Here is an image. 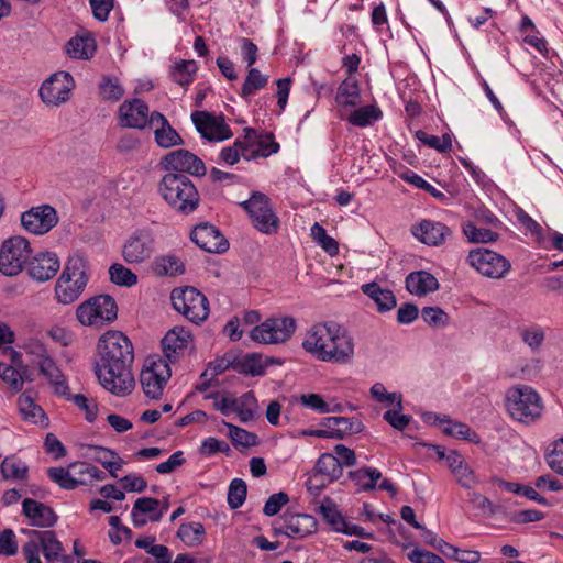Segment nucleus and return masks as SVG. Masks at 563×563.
I'll return each instance as SVG.
<instances>
[{
	"label": "nucleus",
	"mask_w": 563,
	"mask_h": 563,
	"mask_svg": "<svg viewBox=\"0 0 563 563\" xmlns=\"http://www.w3.org/2000/svg\"><path fill=\"white\" fill-rule=\"evenodd\" d=\"M349 476L360 486L361 490L369 492L376 488V482L382 477V473L377 468L362 467L350 472Z\"/></svg>",
	"instance_id": "nucleus-39"
},
{
	"label": "nucleus",
	"mask_w": 563,
	"mask_h": 563,
	"mask_svg": "<svg viewBox=\"0 0 563 563\" xmlns=\"http://www.w3.org/2000/svg\"><path fill=\"white\" fill-rule=\"evenodd\" d=\"M314 471L325 477L328 483L339 479L343 474L340 463L331 453H323L320 455L316 463Z\"/></svg>",
	"instance_id": "nucleus-37"
},
{
	"label": "nucleus",
	"mask_w": 563,
	"mask_h": 563,
	"mask_svg": "<svg viewBox=\"0 0 563 563\" xmlns=\"http://www.w3.org/2000/svg\"><path fill=\"white\" fill-rule=\"evenodd\" d=\"M65 48L71 58L89 59L96 51V42L89 36H75L67 42Z\"/></svg>",
	"instance_id": "nucleus-34"
},
{
	"label": "nucleus",
	"mask_w": 563,
	"mask_h": 563,
	"mask_svg": "<svg viewBox=\"0 0 563 563\" xmlns=\"http://www.w3.org/2000/svg\"><path fill=\"white\" fill-rule=\"evenodd\" d=\"M110 280L119 286L131 287L137 283V275L122 264H112L109 268Z\"/></svg>",
	"instance_id": "nucleus-47"
},
{
	"label": "nucleus",
	"mask_w": 563,
	"mask_h": 563,
	"mask_svg": "<svg viewBox=\"0 0 563 563\" xmlns=\"http://www.w3.org/2000/svg\"><path fill=\"white\" fill-rule=\"evenodd\" d=\"M97 351L95 374L100 385L115 396L131 394L135 380L131 371L134 349L130 339L121 331L110 330L99 338Z\"/></svg>",
	"instance_id": "nucleus-1"
},
{
	"label": "nucleus",
	"mask_w": 563,
	"mask_h": 563,
	"mask_svg": "<svg viewBox=\"0 0 563 563\" xmlns=\"http://www.w3.org/2000/svg\"><path fill=\"white\" fill-rule=\"evenodd\" d=\"M0 378L14 391H20L24 384L21 371L12 365L0 362Z\"/></svg>",
	"instance_id": "nucleus-54"
},
{
	"label": "nucleus",
	"mask_w": 563,
	"mask_h": 563,
	"mask_svg": "<svg viewBox=\"0 0 563 563\" xmlns=\"http://www.w3.org/2000/svg\"><path fill=\"white\" fill-rule=\"evenodd\" d=\"M153 271L157 276H178L184 274L185 264L176 255H162L155 258Z\"/></svg>",
	"instance_id": "nucleus-35"
},
{
	"label": "nucleus",
	"mask_w": 563,
	"mask_h": 563,
	"mask_svg": "<svg viewBox=\"0 0 563 563\" xmlns=\"http://www.w3.org/2000/svg\"><path fill=\"white\" fill-rule=\"evenodd\" d=\"M382 115L380 110L375 106H365L351 112L349 122L356 126H367Z\"/></svg>",
	"instance_id": "nucleus-43"
},
{
	"label": "nucleus",
	"mask_w": 563,
	"mask_h": 563,
	"mask_svg": "<svg viewBox=\"0 0 563 563\" xmlns=\"http://www.w3.org/2000/svg\"><path fill=\"white\" fill-rule=\"evenodd\" d=\"M234 365H236V356L232 353H225L223 357L214 362H210L207 366V369L211 371L212 377H216L229 368L234 369Z\"/></svg>",
	"instance_id": "nucleus-62"
},
{
	"label": "nucleus",
	"mask_w": 563,
	"mask_h": 563,
	"mask_svg": "<svg viewBox=\"0 0 563 563\" xmlns=\"http://www.w3.org/2000/svg\"><path fill=\"white\" fill-rule=\"evenodd\" d=\"M100 95L104 100L117 101L122 98L124 90L118 79L106 78L99 84Z\"/></svg>",
	"instance_id": "nucleus-57"
},
{
	"label": "nucleus",
	"mask_w": 563,
	"mask_h": 563,
	"mask_svg": "<svg viewBox=\"0 0 563 563\" xmlns=\"http://www.w3.org/2000/svg\"><path fill=\"white\" fill-rule=\"evenodd\" d=\"M22 514L30 520L31 526L45 530H49L58 520V516L52 507L32 498L23 499Z\"/></svg>",
	"instance_id": "nucleus-22"
},
{
	"label": "nucleus",
	"mask_w": 563,
	"mask_h": 563,
	"mask_svg": "<svg viewBox=\"0 0 563 563\" xmlns=\"http://www.w3.org/2000/svg\"><path fill=\"white\" fill-rule=\"evenodd\" d=\"M58 222L56 210L49 205L33 207L21 214V223L30 233L42 235Z\"/></svg>",
	"instance_id": "nucleus-17"
},
{
	"label": "nucleus",
	"mask_w": 563,
	"mask_h": 563,
	"mask_svg": "<svg viewBox=\"0 0 563 563\" xmlns=\"http://www.w3.org/2000/svg\"><path fill=\"white\" fill-rule=\"evenodd\" d=\"M297 328L292 317L268 318L258 325H255L250 336L253 341L263 344H278L288 341Z\"/></svg>",
	"instance_id": "nucleus-11"
},
{
	"label": "nucleus",
	"mask_w": 563,
	"mask_h": 563,
	"mask_svg": "<svg viewBox=\"0 0 563 563\" xmlns=\"http://www.w3.org/2000/svg\"><path fill=\"white\" fill-rule=\"evenodd\" d=\"M191 241L208 253H224L229 242L218 228L210 223L196 225L190 233Z\"/></svg>",
	"instance_id": "nucleus-19"
},
{
	"label": "nucleus",
	"mask_w": 563,
	"mask_h": 563,
	"mask_svg": "<svg viewBox=\"0 0 563 563\" xmlns=\"http://www.w3.org/2000/svg\"><path fill=\"white\" fill-rule=\"evenodd\" d=\"M288 501H289V497L286 493L279 492V493L273 494L266 500L264 508H263V512H264V515H266L268 517L275 516L280 511L283 506L288 504Z\"/></svg>",
	"instance_id": "nucleus-60"
},
{
	"label": "nucleus",
	"mask_w": 563,
	"mask_h": 563,
	"mask_svg": "<svg viewBox=\"0 0 563 563\" xmlns=\"http://www.w3.org/2000/svg\"><path fill=\"white\" fill-rule=\"evenodd\" d=\"M412 234L427 245L438 246L444 243L451 230L441 222L422 220L418 227L412 228Z\"/></svg>",
	"instance_id": "nucleus-26"
},
{
	"label": "nucleus",
	"mask_w": 563,
	"mask_h": 563,
	"mask_svg": "<svg viewBox=\"0 0 563 563\" xmlns=\"http://www.w3.org/2000/svg\"><path fill=\"white\" fill-rule=\"evenodd\" d=\"M47 476L56 483L63 489H75L78 487V483H84L82 479H75V476L70 472V466L65 467H49L47 470Z\"/></svg>",
	"instance_id": "nucleus-42"
},
{
	"label": "nucleus",
	"mask_w": 563,
	"mask_h": 563,
	"mask_svg": "<svg viewBox=\"0 0 563 563\" xmlns=\"http://www.w3.org/2000/svg\"><path fill=\"white\" fill-rule=\"evenodd\" d=\"M191 342L192 338L189 331L181 327L173 328L162 339L164 356L168 362L175 363Z\"/></svg>",
	"instance_id": "nucleus-24"
},
{
	"label": "nucleus",
	"mask_w": 563,
	"mask_h": 563,
	"mask_svg": "<svg viewBox=\"0 0 563 563\" xmlns=\"http://www.w3.org/2000/svg\"><path fill=\"white\" fill-rule=\"evenodd\" d=\"M219 452L224 453L225 455H230L231 449L225 441L218 440L213 437H209L203 440L200 446V453L202 455L212 456Z\"/></svg>",
	"instance_id": "nucleus-59"
},
{
	"label": "nucleus",
	"mask_w": 563,
	"mask_h": 563,
	"mask_svg": "<svg viewBox=\"0 0 563 563\" xmlns=\"http://www.w3.org/2000/svg\"><path fill=\"white\" fill-rule=\"evenodd\" d=\"M163 199L180 214L192 213L200 203V195L194 183L184 174L167 173L158 184Z\"/></svg>",
	"instance_id": "nucleus-2"
},
{
	"label": "nucleus",
	"mask_w": 563,
	"mask_h": 563,
	"mask_svg": "<svg viewBox=\"0 0 563 563\" xmlns=\"http://www.w3.org/2000/svg\"><path fill=\"white\" fill-rule=\"evenodd\" d=\"M41 374L46 376L51 384L55 387V393L62 396H66L69 390L68 385L62 374V371L55 364L52 357L47 356L36 361Z\"/></svg>",
	"instance_id": "nucleus-32"
},
{
	"label": "nucleus",
	"mask_w": 563,
	"mask_h": 563,
	"mask_svg": "<svg viewBox=\"0 0 563 563\" xmlns=\"http://www.w3.org/2000/svg\"><path fill=\"white\" fill-rule=\"evenodd\" d=\"M247 494L246 483L241 478H234L229 486L228 504L231 509L240 508L245 501Z\"/></svg>",
	"instance_id": "nucleus-51"
},
{
	"label": "nucleus",
	"mask_w": 563,
	"mask_h": 563,
	"mask_svg": "<svg viewBox=\"0 0 563 563\" xmlns=\"http://www.w3.org/2000/svg\"><path fill=\"white\" fill-rule=\"evenodd\" d=\"M548 465L558 474L563 476V439L554 443V448L547 456Z\"/></svg>",
	"instance_id": "nucleus-63"
},
{
	"label": "nucleus",
	"mask_w": 563,
	"mask_h": 563,
	"mask_svg": "<svg viewBox=\"0 0 563 563\" xmlns=\"http://www.w3.org/2000/svg\"><path fill=\"white\" fill-rule=\"evenodd\" d=\"M155 253V238L150 229H136L123 242L121 255L126 264L147 262Z\"/></svg>",
	"instance_id": "nucleus-10"
},
{
	"label": "nucleus",
	"mask_w": 563,
	"mask_h": 563,
	"mask_svg": "<svg viewBox=\"0 0 563 563\" xmlns=\"http://www.w3.org/2000/svg\"><path fill=\"white\" fill-rule=\"evenodd\" d=\"M360 99V86L356 80L345 79L343 80L335 96V100L339 104L344 107H355Z\"/></svg>",
	"instance_id": "nucleus-38"
},
{
	"label": "nucleus",
	"mask_w": 563,
	"mask_h": 563,
	"mask_svg": "<svg viewBox=\"0 0 563 563\" xmlns=\"http://www.w3.org/2000/svg\"><path fill=\"white\" fill-rule=\"evenodd\" d=\"M320 424L328 428L331 439H343L346 435L360 433L364 429L363 422L354 417H327L321 420Z\"/></svg>",
	"instance_id": "nucleus-27"
},
{
	"label": "nucleus",
	"mask_w": 563,
	"mask_h": 563,
	"mask_svg": "<svg viewBox=\"0 0 563 563\" xmlns=\"http://www.w3.org/2000/svg\"><path fill=\"white\" fill-rule=\"evenodd\" d=\"M311 236L330 256L339 253V243L329 236L325 229L318 222L311 227Z\"/></svg>",
	"instance_id": "nucleus-49"
},
{
	"label": "nucleus",
	"mask_w": 563,
	"mask_h": 563,
	"mask_svg": "<svg viewBox=\"0 0 563 563\" xmlns=\"http://www.w3.org/2000/svg\"><path fill=\"white\" fill-rule=\"evenodd\" d=\"M300 402L306 407L317 410L319 413L340 411V406L330 408L319 394L301 395Z\"/></svg>",
	"instance_id": "nucleus-58"
},
{
	"label": "nucleus",
	"mask_w": 563,
	"mask_h": 563,
	"mask_svg": "<svg viewBox=\"0 0 563 563\" xmlns=\"http://www.w3.org/2000/svg\"><path fill=\"white\" fill-rule=\"evenodd\" d=\"M267 76L262 75L261 71L256 68H251L242 86L241 96L244 98L249 97L253 95L256 90L263 89L267 85Z\"/></svg>",
	"instance_id": "nucleus-52"
},
{
	"label": "nucleus",
	"mask_w": 563,
	"mask_h": 563,
	"mask_svg": "<svg viewBox=\"0 0 563 563\" xmlns=\"http://www.w3.org/2000/svg\"><path fill=\"white\" fill-rule=\"evenodd\" d=\"M197 69V65L194 60H181L175 65L172 71V78L178 85L187 86L194 81V75Z\"/></svg>",
	"instance_id": "nucleus-48"
},
{
	"label": "nucleus",
	"mask_w": 563,
	"mask_h": 563,
	"mask_svg": "<svg viewBox=\"0 0 563 563\" xmlns=\"http://www.w3.org/2000/svg\"><path fill=\"white\" fill-rule=\"evenodd\" d=\"M191 120L203 139L223 141L232 136L229 125L222 115L216 117L207 111H195Z\"/></svg>",
	"instance_id": "nucleus-18"
},
{
	"label": "nucleus",
	"mask_w": 563,
	"mask_h": 563,
	"mask_svg": "<svg viewBox=\"0 0 563 563\" xmlns=\"http://www.w3.org/2000/svg\"><path fill=\"white\" fill-rule=\"evenodd\" d=\"M267 363H263L262 355L258 353H249L242 358L236 357L234 371L241 374L262 376L265 373Z\"/></svg>",
	"instance_id": "nucleus-36"
},
{
	"label": "nucleus",
	"mask_w": 563,
	"mask_h": 563,
	"mask_svg": "<svg viewBox=\"0 0 563 563\" xmlns=\"http://www.w3.org/2000/svg\"><path fill=\"white\" fill-rule=\"evenodd\" d=\"M438 279L427 271H417L406 277V289L416 296H426L439 289Z\"/></svg>",
	"instance_id": "nucleus-28"
},
{
	"label": "nucleus",
	"mask_w": 563,
	"mask_h": 563,
	"mask_svg": "<svg viewBox=\"0 0 563 563\" xmlns=\"http://www.w3.org/2000/svg\"><path fill=\"white\" fill-rule=\"evenodd\" d=\"M168 362L162 358H147L140 374V383L144 394L152 399H159L168 379L170 378Z\"/></svg>",
	"instance_id": "nucleus-12"
},
{
	"label": "nucleus",
	"mask_w": 563,
	"mask_h": 563,
	"mask_svg": "<svg viewBox=\"0 0 563 563\" xmlns=\"http://www.w3.org/2000/svg\"><path fill=\"white\" fill-rule=\"evenodd\" d=\"M150 125L156 126L154 137L159 147L169 148L185 143L183 137L161 112L153 111L151 113Z\"/></svg>",
	"instance_id": "nucleus-25"
},
{
	"label": "nucleus",
	"mask_w": 563,
	"mask_h": 563,
	"mask_svg": "<svg viewBox=\"0 0 563 563\" xmlns=\"http://www.w3.org/2000/svg\"><path fill=\"white\" fill-rule=\"evenodd\" d=\"M371 394L379 402L393 404L396 401L398 409H402L400 395H397L396 393H387L382 383L374 384L371 388Z\"/></svg>",
	"instance_id": "nucleus-61"
},
{
	"label": "nucleus",
	"mask_w": 563,
	"mask_h": 563,
	"mask_svg": "<svg viewBox=\"0 0 563 563\" xmlns=\"http://www.w3.org/2000/svg\"><path fill=\"white\" fill-rule=\"evenodd\" d=\"M408 559L412 563H445L440 555L417 548L408 554Z\"/></svg>",
	"instance_id": "nucleus-64"
},
{
	"label": "nucleus",
	"mask_w": 563,
	"mask_h": 563,
	"mask_svg": "<svg viewBox=\"0 0 563 563\" xmlns=\"http://www.w3.org/2000/svg\"><path fill=\"white\" fill-rule=\"evenodd\" d=\"M434 420L439 421V424L442 426V431L446 435L454 437L463 440H473L471 435V428L463 422H453L450 419H440L438 416H434Z\"/></svg>",
	"instance_id": "nucleus-50"
},
{
	"label": "nucleus",
	"mask_w": 563,
	"mask_h": 563,
	"mask_svg": "<svg viewBox=\"0 0 563 563\" xmlns=\"http://www.w3.org/2000/svg\"><path fill=\"white\" fill-rule=\"evenodd\" d=\"M175 310L194 323L205 321L209 314L207 297L195 287L175 288L170 294Z\"/></svg>",
	"instance_id": "nucleus-7"
},
{
	"label": "nucleus",
	"mask_w": 563,
	"mask_h": 563,
	"mask_svg": "<svg viewBox=\"0 0 563 563\" xmlns=\"http://www.w3.org/2000/svg\"><path fill=\"white\" fill-rule=\"evenodd\" d=\"M286 531L289 538H305L317 530V520L306 514H285Z\"/></svg>",
	"instance_id": "nucleus-29"
},
{
	"label": "nucleus",
	"mask_w": 563,
	"mask_h": 563,
	"mask_svg": "<svg viewBox=\"0 0 563 563\" xmlns=\"http://www.w3.org/2000/svg\"><path fill=\"white\" fill-rule=\"evenodd\" d=\"M148 106L139 98L125 100L119 108L120 125L129 129L143 130L150 125Z\"/></svg>",
	"instance_id": "nucleus-21"
},
{
	"label": "nucleus",
	"mask_w": 563,
	"mask_h": 563,
	"mask_svg": "<svg viewBox=\"0 0 563 563\" xmlns=\"http://www.w3.org/2000/svg\"><path fill=\"white\" fill-rule=\"evenodd\" d=\"M229 429V437L232 441V444L235 448H250L257 444V435L255 433L249 432L245 429L236 427L229 422H223Z\"/></svg>",
	"instance_id": "nucleus-46"
},
{
	"label": "nucleus",
	"mask_w": 563,
	"mask_h": 563,
	"mask_svg": "<svg viewBox=\"0 0 563 563\" xmlns=\"http://www.w3.org/2000/svg\"><path fill=\"white\" fill-rule=\"evenodd\" d=\"M18 407L25 421L43 427L48 426V419L44 410L35 404L33 397L27 391L19 396Z\"/></svg>",
	"instance_id": "nucleus-31"
},
{
	"label": "nucleus",
	"mask_w": 563,
	"mask_h": 563,
	"mask_svg": "<svg viewBox=\"0 0 563 563\" xmlns=\"http://www.w3.org/2000/svg\"><path fill=\"white\" fill-rule=\"evenodd\" d=\"M416 137L423 144L435 148L441 153H445L452 147V141L449 134H443L442 137H439L437 135H430L424 131L419 130L416 132Z\"/></svg>",
	"instance_id": "nucleus-53"
},
{
	"label": "nucleus",
	"mask_w": 563,
	"mask_h": 563,
	"mask_svg": "<svg viewBox=\"0 0 563 563\" xmlns=\"http://www.w3.org/2000/svg\"><path fill=\"white\" fill-rule=\"evenodd\" d=\"M205 527L200 522L181 523L177 537L189 547H197L202 543Z\"/></svg>",
	"instance_id": "nucleus-40"
},
{
	"label": "nucleus",
	"mask_w": 563,
	"mask_h": 563,
	"mask_svg": "<svg viewBox=\"0 0 563 563\" xmlns=\"http://www.w3.org/2000/svg\"><path fill=\"white\" fill-rule=\"evenodd\" d=\"M68 400H71L80 410L85 411V417L88 422H93L98 416V405L93 399H88L82 394L70 395L67 391Z\"/></svg>",
	"instance_id": "nucleus-55"
},
{
	"label": "nucleus",
	"mask_w": 563,
	"mask_h": 563,
	"mask_svg": "<svg viewBox=\"0 0 563 563\" xmlns=\"http://www.w3.org/2000/svg\"><path fill=\"white\" fill-rule=\"evenodd\" d=\"M76 316L82 325L101 327L117 319L118 307L110 295H98L80 303Z\"/></svg>",
	"instance_id": "nucleus-6"
},
{
	"label": "nucleus",
	"mask_w": 563,
	"mask_h": 563,
	"mask_svg": "<svg viewBox=\"0 0 563 563\" xmlns=\"http://www.w3.org/2000/svg\"><path fill=\"white\" fill-rule=\"evenodd\" d=\"M32 250L30 242L15 235L7 239L0 249V272L5 276H16L30 261Z\"/></svg>",
	"instance_id": "nucleus-8"
},
{
	"label": "nucleus",
	"mask_w": 563,
	"mask_h": 563,
	"mask_svg": "<svg viewBox=\"0 0 563 563\" xmlns=\"http://www.w3.org/2000/svg\"><path fill=\"white\" fill-rule=\"evenodd\" d=\"M87 283L88 275L84 258L81 256L69 258L55 286V295L58 302L69 305L76 301L82 294Z\"/></svg>",
	"instance_id": "nucleus-4"
},
{
	"label": "nucleus",
	"mask_w": 563,
	"mask_h": 563,
	"mask_svg": "<svg viewBox=\"0 0 563 563\" xmlns=\"http://www.w3.org/2000/svg\"><path fill=\"white\" fill-rule=\"evenodd\" d=\"M361 290L375 302L380 313L396 307L397 300L394 292L390 289L382 288L376 282L362 285Z\"/></svg>",
	"instance_id": "nucleus-30"
},
{
	"label": "nucleus",
	"mask_w": 563,
	"mask_h": 563,
	"mask_svg": "<svg viewBox=\"0 0 563 563\" xmlns=\"http://www.w3.org/2000/svg\"><path fill=\"white\" fill-rule=\"evenodd\" d=\"M75 82L67 71H58L43 81L40 88V97L47 106H60L70 97Z\"/></svg>",
	"instance_id": "nucleus-15"
},
{
	"label": "nucleus",
	"mask_w": 563,
	"mask_h": 563,
	"mask_svg": "<svg viewBox=\"0 0 563 563\" xmlns=\"http://www.w3.org/2000/svg\"><path fill=\"white\" fill-rule=\"evenodd\" d=\"M4 479H25L27 476V466L14 456H7L0 466Z\"/></svg>",
	"instance_id": "nucleus-44"
},
{
	"label": "nucleus",
	"mask_w": 563,
	"mask_h": 563,
	"mask_svg": "<svg viewBox=\"0 0 563 563\" xmlns=\"http://www.w3.org/2000/svg\"><path fill=\"white\" fill-rule=\"evenodd\" d=\"M423 321L433 328H443L449 323V314L440 307H424L421 310Z\"/></svg>",
	"instance_id": "nucleus-56"
},
{
	"label": "nucleus",
	"mask_w": 563,
	"mask_h": 563,
	"mask_svg": "<svg viewBox=\"0 0 563 563\" xmlns=\"http://www.w3.org/2000/svg\"><path fill=\"white\" fill-rule=\"evenodd\" d=\"M463 233L471 243H489L499 238V234L489 229L477 228L473 222L463 225Z\"/></svg>",
	"instance_id": "nucleus-45"
},
{
	"label": "nucleus",
	"mask_w": 563,
	"mask_h": 563,
	"mask_svg": "<svg viewBox=\"0 0 563 563\" xmlns=\"http://www.w3.org/2000/svg\"><path fill=\"white\" fill-rule=\"evenodd\" d=\"M164 169L176 172V174H189L196 177H202L207 168L202 159L188 150L179 148L167 153L163 159Z\"/></svg>",
	"instance_id": "nucleus-16"
},
{
	"label": "nucleus",
	"mask_w": 563,
	"mask_h": 563,
	"mask_svg": "<svg viewBox=\"0 0 563 563\" xmlns=\"http://www.w3.org/2000/svg\"><path fill=\"white\" fill-rule=\"evenodd\" d=\"M506 406L510 416L522 422L534 420L542 411L540 396L529 386L509 388L506 394Z\"/></svg>",
	"instance_id": "nucleus-5"
},
{
	"label": "nucleus",
	"mask_w": 563,
	"mask_h": 563,
	"mask_svg": "<svg viewBox=\"0 0 563 563\" xmlns=\"http://www.w3.org/2000/svg\"><path fill=\"white\" fill-rule=\"evenodd\" d=\"M27 541L22 545V554L27 563H42L43 552L47 563H74L71 555L64 554V545L53 530L21 529Z\"/></svg>",
	"instance_id": "nucleus-3"
},
{
	"label": "nucleus",
	"mask_w": 563,
	"mask_h": 563,
	"mask_svg": "<svg viewBox=\"0 0 563 563\" xmlns=\"http://www.w3.org/2000/svg\"><path fill=\"white\" fill-rule=\"evenodd\" d=\"M467 262L483 276L496 279L504 277L511 267L505 256L485 247L472 250Z\"/></svg>",
	"instance_id": "nucleus-13"
},
{
	"label": "nucleus",
	"mask_w": 563,
	"mask_h": 563,
	"mask_svg": "<svg viewBox=\"0 0 563 563\" xmlns=\"http://www.w3.org/2000/svg\"><path fill=\"white\" fill-rule=\"evenodd\" d=\"M336 322L328 321L313 324L306 333L302 347L306 352L314 356L317 360L324 362L327 351L338 328Z\"/></svg>",
	"instance_id": "nucleus-14"
},
{
	"label": "nucleus",
	"mask_w": 563,
	"mask_h": 563,
	"mask_svg": "<svg viewBox=\"0 0 563 563\" xmlns=\"http://www.w3.org/2000/svg\"><path fill=\"white\" fill-rule=\"evenodd\" d=\"M319 512L336 532H340V530L344 527V517L338 510V507L334 504V501L329 497L324 498V500L320 505Z\"/></svg>",
	"instance_id": "nucleus-41"
},
{
	"label": "nucleus",
	"mask_w": 563,
	"mask_h": 563,
	"mask_svg": "<svg viewBox=\"0 0 563 563\" xmlns=\"http://www.w3.org/2000/svg\"><path fill=\"white\" fill-rule=\"evenodd\" d=\"M247 212L255 229L265 234L276 233L279 219L274 213L269 198L260 191H254L250 199L241 202Z\"/></svg>",
	"instance_id": "nucleus-9"
},
{
	"label": "nucleus",
	"mask_w": 563,
	"mask_h": 563,
	"mask_svg": "<svg viewBox=\"0 0 563 563\" xmlns=\"http://www.w3.org/2000/svg\"><path fill=\"white\" fill-rule=\"evenodd\" d=\"M448 465L456 477V481L464 487L470 488L474 483L473 471L464 463L461 454L450 451L446 456Z\"/></svg>",
	"instance_id": "nucleus-33"
},
{
	"label": "nucleus",
	"mask_w": 563,
	"mask_h": 563,
	"mask_svg": "<svg viewBox=\"0 0 563 563\" xmlns=\"http://www.w3.org/2000/svg\"><path fill=\"white\" fill-rule=\"evenodd\" d=\"M354 339L349 331L338 324L330 349L327 351L324 362L333 364H350L354 358Z\"/></svg>",
	"instance_id": "nucleus-20"
},
{
	"label": "nucleus",
	"mask_w": 563,
	"mask_h": 563,
	"mask_svg": "<svg viewBox=\"0 0 563 563\" xmlns=\"http://www.w3.org/2000/svg\"><path fill=\"white\" fill-rule=\"evenodd\" d=\"M29 276L40 283L52 279L59 269V260L55 253L42 252L27 262Z\"/></svg>",
	"instance_id": "nucleus-23"
}]
</instances>
